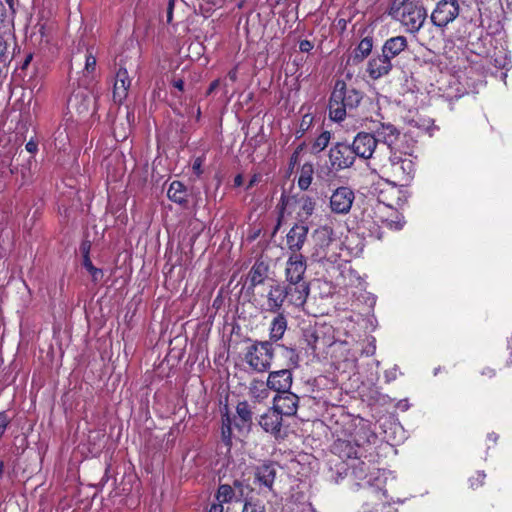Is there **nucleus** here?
Here are the masks:
<instances>
[{
    "mask_svg": "<svg viewBox=\"0 0 512 512\" xmlns=\"http://www.w3.org/2000/svg\"><path fill=\"white\" fill-rule=\"evenodd\" d=\"M221 437L223 442L230 446L232 440V428L231 419L228 415H224L222 418Z\"/></svg>",
    "mask_w": 512,
    "mask_h": 512,
    "instance_id": "36",
    "label": "nucleus"
},
{
    "mask_svg": "<svg viewBox=\"0 0 512 512\" xmlns=\"http://www.w3.org/2000/svg\"><path fill=\"white\" fill-rule=\"evenodd\" d=\"M237 77H238V72H237V68H233L231 69L228 74H227V78L232 81V82H235L237 80Z\"/></svg>",
    "mask_w": 512,
    "mask_h": 512,
    "instance_id": "52",
    "label": "nucleus"
},
{
    "mask_svg": "<svg viewBox=\"0 0 512 512\" xmlns=\"http://www.w3.org/2000/svg\"><path fill=\"white\" fill-rule=\"evenodd\" d=\"M130 85L131 80L127 70L125 68H120L116 74V80L114 83V102L121 104L126 99Z\"/></svg>",
    "mask_w": 512,
    "mask_h": 512,
    "instance_id": "20",
    "label": "nucleus"
},
{
    "mask_svg": "<svg viewBox=\"0 0 512 512\" xmlns=\"http://www.w3.org/2000/svg\"><path fill=\"white\" fill-rule=\"evenodd\" d=\"M389 165L391 172L400 182H408L414 175L415 164L411 155H402L397 151L390 152Z\"/></svg>",
    "mask_w": 512,
    "mask_h": 512,
    "instance_id": "9",
    "label": "nucleus"
},
{
    "mask_svg": "<svg viewBox=\"0 0 512 512\" xmlns=\"http://www.w3.org/2000/svg\"><path fill=\"white\" fill-rule=\"evenodd\" d=\"M376 143L387 145L390 152L394 151L393 145L399 137V131L390 123H380L372 134Z\"/></svg>",
    "mask_w": 512,
    "mask_h": 512,
    "instance_id": "19",
    "label": "nucleus"
},
{
    "mask_svg": "<svg viewBox=\"0 0 512 512\" xmlns=\"http://www.w3.org/2000/svg\"><path fill=\"white\" fill-rule=\"evenodd\" d=\"M89 248H90V245L87 244V243H83L82 246H81V250L83 252L84 255H89Z\"/></svg>",
    "mask_w": 512,
    "mask_h": 512,
    "instance_id": "60",
    "label": "nucleus"
},
{
    "mask_svg": "<svg viewBox=\"0 0 512 512\" xmlns=\"http://www.w3.org/2000/svg\"><path fill=\"white\" fill-rule=\"evenodd\" d=\"M389 212L394 213L395 211L390 205L382 202H377L370 211L368 209L365 210L361 223L362 227L368 231L369 236L380 240L383 236L382 229L384 227L391 230L402 229L404 222L401 217L396 215V220L389 219L387 217Z\"/></svg>",
    "mask_w": 512,
    "mask_h": 512,
    "instance_id": "5",
    "label": "nucleus"
},
{
    "mask_svg": "<svg viewBox=\"0 0 512 512\" xmlns=\"http://www.w3.org/2000/svg\"><path fill=\"white\" fill-rule=\"evenodd\" d=\"M338 355H339V357L337 359L336 358H332L334 364L337 365L338 369L343 368V370H346V369H352V368L355 367L357 359H358L357 356H356V361L355 362L349 363L345 359L347 356H349L347 351L344 350L342 353L340 352Z\"/></svg>",
    "mask_w": 512,
    "mask_h": 512,
    "instance_id": "41",
    "label": "nucleus"
},
{
    "mask_svg": "<svg viewBox=\"0 0 512 512\" xmlns=\"http://www.w3.org/2000/svg\"><path fill=\"white\" fill-rule=\"evenodd\" d=\"M7 49V44L4 39L0 36V57H2Z\"/></svg>",
    "mask_w": 512,
    "mask_h": 512,
    "instance_id": "55",
    "label": "nucleus"
},
{
    "mask_svg": "<svg viewBox=\"0 0 512 512\" xmlns=\"http://www.w3.org/2000/svg\"><path fill=\"white\" fill-rule=\"evenodd\" d=\"M389 14L409 33H417L427 18L422 0H392Z\"/></svg>",
    "mask_w": 512,
    "mask_h": 512,
    "instance_id": "4",
    "label": "nucleus"
},
{
    "mask_svg": "<svg viewBox=\"0 0 512 512\" xmlns=\"http://www.w3.org/2000/svg\"><path fill=\"white\" fill-rule=\"evenodd\" d=\"M350 147L355 156H359L363 159H369L372 157L377 147V143L375 137L371 133L360 132L355 136Z\"/></svg>",
    "mask_w": 512,
    "mask_h": 512,
    "instance_id": "14",
    "label": "nucleus"
},
{
    "mask_svg": "<svg viewBox=\"0 0 512 512\" xmlns=\"http://www.w3.org/2000/svg\"><path fill=\"white\" fill-rule=\"evenodd\" d=\"M78 98V94L75 95L74 97H71L68 101V104L73 106L74 105V101Z\"/></svg>",
    "mask_w": 512,
    "mask_h": 512,
    "instance_id": "64",
    "label": "nucleus"
},
{
    "mask_svg": "<svg viewBox=\"0 0 512 512\" xmlns=\"http://www.w3.org/2000/svg\"><path fill=\"white\" fill-rule=\"evenodd\" d=\"M340 426L336 423L333 428L335 441L332 445V452L341 459H351L353 463L350 465L351 474L353 475V467L362 461L358 460L359 451L362 446L369 442V432L364 426L357 427L350 419H346ZM368 468V466L363 462Z\"/></svg>",
    "mask_w": 512,
    "mask_h": 512,
    "instance_id": "3",
    "label": "nucleus"
},
{
    "mask_svg": "<svg viewBox=\"0 0 512 512\" xmlns=\"http://www.w3.org/2000/svg\"><path fill=\"white\" fill-rule=\"evenodd\" d=\"M331 167L337 171L349 168L355 161V155L350 145L337 143L329 151Z\"/></svg>",
    "mask_w": 512,
    "mask_h": 512,
    "instance_id": "12",
    "label": "nucleus"
},
{
    "mask_svg": "<svg viewBox=\"0 0 512 512\" xmlns=\"http://www.w3.org/2000/svg\"><path fill=\"white\" fill-rule=\"evenodd\" d=\"M243 184V177L242 175L238 174L235 178H234V185L236 187H239Z\"/></svg>",
    "mask_w": 512,
    "mask_h": 512,
    "instance_id": "57",
    "label": "nucleus"
},
{
    "mask_svg": "<svg viewBox=\"0 0 512 512\" xmlns=\"http://www.w3.org/2000/svg\"><path fill=\"white\" fill-rule=\"evenodd\" d=\"M83 266L91 274L93 281L97 282L103 277L102 270L94 267L87 254L83 256Z\"/></svg>",
    "mask_w": 512,
    "mask_h": 512,
    "instance_id": "38",
    "label": "nucleus"
},
{
    "mask_svg": "<svg viewBox=\"0 0 512 512\" xmlns=\"http://www.w3.org/2000/svg\"><path fill=\"white\" fill-rule=\"evenodd\" d=\"M482 375H486L488 377H493L495 375V371L491 368H486L481 372Z\"/></svg>",
    "mask_w": 512,
    "mask_h": 512,
    "instance_id": "58",
    "label": "nucleus"
},
{
    "mask_svg": "<svg viewBox=\"0 0 512 512\" xmlns=\"http://www.w3.org/2000/svg\"><path fill=\"white\" fill-rule=\"evenodd\" d=\"M241 512H265V506L262 501L250 498L245 501Z\"/></svg>",
    "mask_w": 512,
    "mask_h": 512,
    "instance_id": "40",
    "label": "nucleus"
},
{
    "mask_svg": "<svg viewBox=\"0 0 512 512\" xmlns=\"http://www.w3.org/2000/svg\"><path fill=\"white\" fill-rule=\"evenodd\" d=\"M486 475L484 472L482 471H478L476 473V476L470 478V485L472 488H477L479 486H481L484 482V479H485Z\"/></svg>",
    "mask_w": 512,
    "mask_h": 512,
    "instance_id": "44",
    "label": "nucleus"
},
{
    "mask_svg": "<svg viewBox=\"0 0 512 512\" xmlns=\"http://www.w3.org/2000/svg\"><path fill=\"white\" fill-rule=\"evenodd\" d=\"M220 81L219 80H215L213 81L211 84H210V87H209V92L213 91L214 89H216L219 85Z\"/></svg>",
    "mask_w": 512,
    "mask_h": 512,
    "instance_id": "61",
    "label": "nucleus"
},
{
    "mask_svg": "<svg viewBox=\"0 0 512 512\" xmlns=\"http://www.w3.org/2000/svg\"><path fill=\"white\" fill-rule=\"evenodd\" d=\"M313 121V117L310 114H305L302 118L300 127L302 130L308 129V127L311 125Z\"/></svg>",
    "mask_w": 512,
    "mask_h": 512,
    "instance_id": "45",
    "label": "nucleus"
},
{
    "mask_svg": "<svg viewBox=\"0 0 512 512\" xmlns=\"http://www.w3.org/2000/svg\"><path fill=\"white\" fill-rule=\"evenodd\" d=\"M274 357V350L269 341H255L247 347L245 362L256 372H265L270 366Z\"/></svg>",
    "mask_w": 512,
    "mask_h": 512,
    "instance_id": "7",
    "label": "nucleus"
},
{
    "mask_svg": "<svg viewBox=\"0 0 512 512\" xmlns=\"http://www.w3.org/2000/svg\"><path fill=\"white\" fill-rule=\"evenodd\" d=\"M26 150L30 153H35L37 151V144L33 141H29L25 146Z\"/></svg>",
    "mask_w": 512,
    "mask_h": 512,
    "instance_id": "53",
    "label": "nucleus"
},
{
    "mask_svg": "<svg viewBox=\"0 0 512 512\" xmlns=\"http://www.w3.org/2000/svg\"><path fill=\"white\" fill-rule=\"evenodd\" d=\"M308 227L306 225H295L287 234V245L292 253H298L307 238Z\"/></svg>",
    "mask_w": 512,
    "mask_h": 512,
    "instance_id": "21",
    "label": "nucleus"
},
{
    "mask_svg": "<svg viewBox=\"0 0 512 512\" xmlns=\"http://www.w3.org/2000/svg\"><path fill=\"white\" fill-rule=\"evenodd\" d=\"M297 204H298V212H297L298 217L301 220H306L313 214L316 202H315L314 198H312L308 195H303L298 199Z\"/></svg>",
    "mask_w": 512,
    "mask_h": 512,
    "instance_id": "28",
    "label": "nucleus"
},
{
    "mask_svg": "<svg viewBox=\"0 0 512 512\" xmlns=\"http://www.w3.org/2000/svg\"><path fill=\"white\" fill-rule=\"evenodd\" d=\"M334 231L332 227L323 225L317 228L313 234L314 251L312 252V258L315 261H332L335 257V253H331V246L334 243Z\"/></svg>",
    "mask_w": 512,
    "mask_h": 512,
    "instance_id": "8",
    "label": "nucleus"
},
{
    "mask_svg": "<svg viewBox=\"0 0 512 512\" xmlns=\"http://www.w3.org/2000/svg\"><path fill=\"white\" fill-rule=\"evenodd\" d=\"M313 174L314 167L311 163H305L302 165L298 178V187L301 190L305 191L309 188L312 183Z\"/></svg>",
    "mask_w": 512,
    "mask_h": 512,
    "instance_id": "30",
    "label": "nucleus"
},
{
    "mask_svg": "<svg viewBox=\"0 0 512 512\" xmlns=\"http://www.w3.org/2000/svg\"><path fill=\"white\" fill-rule=\"evenodd\" d=\"M362 100V93L348 87L343 80L335 82L329 102V115L334 121L344 120L347 110L356 108Z\"/></svg>",
    "mask_w": 512,
    "mask_h": 512,
    "instance_id": "6",
    "label": "nucleus"
},
{
    "mask_svg": "<svg viewBox=\"0 0 512 512\" xmlns=\"http://www.w3.org/2000/svg\"><path fill=\"white\" fill-rule=\"evenodd\" d=\"M385 378L387 382H391L397 378V368L394 367L385 372Z\"/></svg>",
    "mask_w": 512,
    "mask_h": 512,
    "instance_id": "47",
    "label": "nucleus"
},
{
    "mask_svg": "<svg viewBox=\"0 0 512 512\" xmlns=\"http://www.w3.org/2000/svg\"><path fill=\"white\" fill-rule=\"evenodd\" d=\"M234 496V490L230 485L223 484L220 485L217 494H216V500L220 503H227L232 500Z\"/></svg>",
    "mask_w": 512,
    "mask_h": 512,
    "instance_id": "37",
    "label": "nucleus"
},
{
    "mask_svg": "<svg viewBox=\"0 0 512 512\" xmlns=\"http://www.w3.org/2000/svg\"><path fill=\"white\" fill-rule=\"evenodd\" d=\"M303 340L314 356L330 354L331 358L337 359L338 354L345 350L349 354L345 359L349 363L356 361V353L349 348L348 343L346 341H336L335 329L332 325L316 323L306 327L303 330Z\"/></svg>",
    "mask_w": 512,
    "mask_h": 512,
    "instance_id": "2",
    "label": "nucleus"
},
{
    "mask_svg": "<svg viewBox=\"0 0 512 512\" xmlns=\"http://www.w3.org/2000/svg\"><path fill=\"white\" fill-rule=\"evenodd\" d=\"M268 272V267L263 262H256L249 273L250 282L253 286L260 285L264 282Z\"/></svg>",
    "mask_w": 512,
    "mask_h": 512,
    "instance_id": "29",
    "label": "nucleus"
},
{
    "mask_svg": "<svg viewBox=\"0 0 512 512\" xmlns=\"http://www.w3.org/2000/svg\"><path fill=\"white\" fill-rule=\"evenodd\" d=\"M259 425L266 432L277 435L282 426V417L277 411L270 408L260 416Z\"/></svg>",
    "mask_w": 512,
    "mask_h": 512,
    "instance_id": "22",
    "label": "nucleus"
},
{
    "mask_svg": "<svg viewBox=\"0 0 512 512\" xmlns=\"http://www.w3.org/2000/svg\"><path fill=\"white\" fill-rule=\"evenodd\" d=\"M491 62L496 68L506 69L508 70L511 66V60L507 54V52L503 49L495 51L493 56H491Z\"/></svg>",
    "mask_w": 512,
    "mask_h": 512,
    "instance_id": "32",
    "label": "nucleus"
},
{
    "mask_svg": "<svg viewBox=\"0 0 512 512\" xmlns=\"http://www.w3.org/2000/svg\"><path fill=\"white\" fill-rule=\"evenodd\" d=\"M236 412H237V415L239 416V418L241 419V421L245 425L250 427V425L252 423V411L250 409L249 404L245 401L238 403V405L236 407Z\"/></svg>",
    "mask_w": 512,
    "mask_h": 512,
    "instance_id": "34",
    "label": "nucleus"
},
{
    "mask_svg": "<svg viewBox=\"0 0 512 512\" xmlns=\"http://www.w3.org/2000/svg\"><path fill=\"white\" fill-rule=\"evenodd\" d=\"M202 164H203V160L201 158L195 159V161L192 165V169L195 172V174L200 175L202 173V169H201Z\"/></svg>",
    "mask_w": 512,
    "mask_h": 512,
    "instance_id": "48",
    "label": "nucleus"
},
{
    "mask_svg": "<svg viewBox=\"0 0 512 512\" xmlns=\"http://www.w3.org/2000/svg\"><path fill=\"white\" fill-rule=\"evenodd\" d=\"M306 268L305 257L300 253H291L285 267V279L287 283L306 282L304 280Z\"/></svg>",
    "mask_w": 512,
    "mask_h": 512,
    "instance_id": "13",
    "label": "nucleus"
},
{
    "mask_svg": "<svg viewBox=\"0 0 512 512\" xmlns=\"http://www.w3.org/2000/svg\"><path fill=\"white\" fill-rule=\"evenodd\" d=\"M392 70V63L383 54L372 57L368 63L366 72L373 80H378L390 73Z\"/></svg>",
    "mask_w": 512,
    "mask_h": 512,
    "instance_id": "18",
    "label": "nucleus"
},
{
    "mask_svg": "<svg viewBox=\"0 0 512 512\" xmlns=\"http://www.w3.org/2000/svg\"><path fill=\"white\" fill-rule=\"evenodd\" d=\"M10 424V417L5 411L0 412V439L4 435L7 427Z\"/></svg>",
    "mask_w": 512,
    "mask_h": 512,
    "instance_id": "43",
    "label": "nucleus"
},
{
    "mask_svg": "<svg viewBox=\"0 0 512 512\" xmlns=\"http://www.w3.org/2000/svg\"><path fill=\"white\" fill-rule=\"evenodd\" d=\"M250 392L252 396L259 401L268 397V389L263 382H254L250 388Z\"/></svg>",
    "mask_w": 512,
    "mask_h": 512,
    "instance_id": "39",
    "label": "nucleus"
},
{
    "mask_svg": "<svg viewBox=\"0 0 512 512\" xmlns=\"http://www.w3.org/2000/svg\"><path fill=\"white\" fill-rule=\"evenodd\" d=\"M302 512H316V511L310 504H306L303 506Z\"/></svg>",
    "mask_w": 512,
    "mask_h": 512,
    "instance_id": "59",
    "label": "nucleus"
},
{
    "mask_svg": "<svg viewBox=\"0 0 512 512\" xmlns=\"http://www.w3.org/2000/svg\"><path fill=\"white\" fill-rule=\"evenodd\" d=\"M397 407L402 411H406L409 408V404L407 400H400L397 404Z\"/></svg>",
    "mask_w": 512,
    "mask_h": 512,
    "instance_id": "56",
    "label": "nucleus"
},
{
    "mask_svg": "<svg viewBox=\"0 0 512 512\" xmlns=\"http://www.w3.org/2000/svg\"><path fill=\"white\" fill-rule=\"evenodd\" d=\"M173 87L178 89L179 91H183L184 89V82L182 79H174L173 82Z\"/></svg>",
    "mask_w": 512,
    "mask_h": 512,
    "instance_id": "54",
    "label": "nucleus"
},
{
    "mask_svg": "<svg viewBox=\"0 0 512 512\" xmlns=\"http://www.w3.org/2000/svg\"><path fill=\"white\" fill-rule=\"evenodd\" d=\"M298 159V153L295 152L292 156H291V163L295 164L296 161Z\"/></svg>",
    "mask_w": 512,
    "mask_h": 512,
    "instance_id": "63",
    "label": "nucleus"
},
{
    "mask_svg": "<svg viewBox=\"0 0 512 512\" xmlns=\"http://www.w3.org/2000/svg\"><path fill=\"white\" fill-rule=\"evenodd\" d=\"M292 373L288 369L270 372L267 378V388L278 392V394L285 393L290 390L292 386Z\"/></svg>",
    "mask_w": 512,
    "mask_h": 512,
    "instance_id": "15",
    "label": "nucleus"
},
{
    "mask_svg": "<svg viewBox=\"0 0 512 512\" xmlns=\"http://www.w3.org/2000/svg\"><path fill=\"white\" fill-rule=\"evenodd\" d=\"M342 284L345 286H360L362 284L360 276L351 268H347L341 272Z\"/></svg>",
    "mask_w": 512,
    "mask_h": 512,
    "instance_id": "33",
    "label": "nucleus"
},
{
    "mask_svg": "<svg viewBox=\"0 0 512 512\" xmlns=\"http://www.w3.org/2000/svg\"><path fill=\"white\" fill-rule=\"evenodd\" d=\"M354 200V191L349 187L341 186L332 192L330 208L336 214H347L350 212Z\"/></svg>",
    "mask_w": 512,
    "mask_h": 512,
    "instance_id": "11",
    "label": "nucleus"
},
{
    "mask_svg": "<svg viewBox=\"0 0 512 512\" xmlns=\"http://www.w3.org/2000/svg\"><path fill=\"white\" fill-rule=\"evenodd\" d=\"M301 52H309L313 49V44L309 40H302L299 44Z\"/></svg>",
    "mask_w": 512,
    "mask_h": 512,
    "instance_id": "46",
    "label": "nucleus"
},
{
    "mask_svg": "<svg viewBox=\"0 0 512 512\" xmlns=\"http://www.w3.org/2000/svg\"><path fill=\"white\" fill-rule=\"evenodd\" d=\"M407 39L404 36H395L387 39L382 47V54L391 61L407 48Z\"/></svg>",
    "mask_w": 512,
    "mask_h": 512,
    "instance_id": "24",
    "label": "nucleus"
},
{
    "mask_svg": "<svg viewBox=\"0 0 512 512\" xmlns=\"http://www.w3.org/2000/svg\"><path fill=\"white\" fill-rule=\"evenodd\" d=\"M287 329V319L282 313H278L276 317L273 318L270 325V340L278 341L282 339L285 331Z\"/></svg>",
    "mask_w": 512,
    "mask_h": 512,
    "instance_id": "25",
    "label": "nucleus"
},
{
    "mask_svg": "<svg viewBox=\"0 0 512 512\" xmlns=\"http://www.w3.org/2000/svg\"><path fill=\"white\" fill-rule=\"evenodd\" d=\"M459 14L457 0H441L432 12L431 21L438 27H444L452 22Z\"/></svg>",
    "mask_w": 512,
    "mask_h": 512,
    "instance_id": "10",
    "label": "nucleus"
},
{
    "mask_svg": "<svg viewBox=\"0 0 512 512\" xmlns=\"http://www.w3.org/2000/svg\"><path fill=\"white\" fill-rule=\"evenodd\" d=\"M284 285H272L267 293L266 310L269 312H278L285 301Z\"/></svg>",
    "mask_w": 512,
    "mask_h": 512,
    "instance_id": "23",
    "label": "nucleus"
},
{
    "mask_svg": "<svg viewBox=\"0 0 512 512\" xmlns=\"http://www.w3.org/2000/svg\"><path fill=\"white\" fill-rule=\"evenodd\" d=\"M299 398L294 393L287 391L274 397L273 409L282 417L295 415L298 408Z\"/></svg>",
    "mask_w": 512,
    "mask_h": 512,
    "instance_id": "16",
    "label": "nucleus"
},
{
    "mask_svg": "<svg viewBox=\"0 0 512 512\" xmlns=\"http://www.w3.org/2000/svg\"><path fill=\"white\" fill-rule=\"evenodd\" d=\"M224 511V508H223V503H220L217 501V503H213L211 504L208 512H223Z\"/></svg>",
    "mask_w": 512,
    "mask_h": 512,
    "instance_id": "50",
    "label": "nucleus"
},
{
    "mask_svg": "<svg viewBox=\"0 0 512 512\" xmlns=\"http://www.w3.org/2000/svg\"><path fill=\"white\" fill-rule=\"evenodd\" d=\"M373 49V39L371 37L363 38L354 51V59L358 61L364 60Z\"/></svg>",
    "mask_w": 512,
    "mask_h": 512,
    "instance_id": "31",
    "label": "nucleus"
},
{
    "mask_svg": "<svg viewBox=\"0 0 512 512\" xmlns=\"http://www.w3.org/2000/svg\"><path fill=\"white\" fill-rule=\"evenodd\" d=\"M96 68V58L93 55L91 50H87L85 55V72L87 74H92Z\"/></svg>",
    "mask_w": 512,
    "mask_h": 512,
    "instance_id": "42",
    "label": "nucleus"
},
{
    "mask_svg": "<svg viewBox=\"0 0 512 512\" xmlns=\"http://www.w3.org/2000/svg\"><path fill=\"white\" fill-rule=\"evenodd\" d=\"M353 477L356 485L365 491L366 501L361 506V512H396L390 501L385 487L395 479L391 471L384 469H369L359 463L353 467Z\"/></svg>",
    "mask_w": 512,
    "mask_h": 512,
    "instance_id": "1",
    "label": "nucleus"
},
{
    "mask_svg": "<svg viewBox=\"0 0 512 512\" xmlns=\"http://www.w3.org/2000/svg\"><path fill=\"white\" fill-rule=\"evenodd\" d=\"M309 291L307 282H293L284 286L285 298L296 307H301L305 304Z\"/></svg>",
    "mask_w": 512,
    "mask_h": 512,
    "instance_id": "17",
    "label": "nucleus"
},
{
    "mask_svg": "<svg viewBox=\"0 0 512 512\" xmlns=\"http://www.w3.org/2000/svg\"><path fill=\"white\" fill-rule=\"evenodd\" d=\"M331 140V133L329 131H323L312 144V151L319 153L323 151Z\"/></svg>",
    "mask_w": 512,
    "mask_h": 512,
    "instance_id": "35",
    "label": "nucleus"
},
{
    "mask_svg": "<svg viewBox=\"0 0 512 512\" xmlns=\"http://www.w3.org/2000/svg\"><path fill=\"white\" fill-rule=\"evenodd\" d=\"M275 475V468L271 464H263L259 466L256 471V479L258 482L268 488L272 487Z\"/></svg>",
    "mask_w": 512,
    "mask_h": 512,
    "instance_id": "26",
    "label": "nucleus"
},
{
    "mask_svg": "<svg viewBox=\"0 0 512 512\" xmlns=\"http://www.w3.org/2000/svg\"><path fill=\"white\" fill-rule=\"evenodd\" d=\"M167 196L175 203L184 204L187 202L188 194L184 184L179 181H173L169 186Z\"/></svg>",
    "mask_w": 512,
    "mask_h": 512,
    "instance_id": "27",
    "label": "nucleus"
},
{
    "mask_svg": "<svg viewBox=\"0 0 512 512\" xmlns=\"http://www.w3.org/2000/svg\"><path fill=\"white\" fill-rule=\"evenodd\" d=\"M260 179H261V176H260L259 174H254V175L251 177V179H250V181H249V183H248V185H247L246 189L248 190V189H250L251 187H253L255 184H257V183L260 181Z\"/></svg>",
    "mask_w": 512,
    "mask_h": 512,
    "instance_id": "51",
    "label": "nucleus"
},
{
    "mask_svg": "<svg viewBox=\"0 0 512 512\" xmlns=\"http://www.w3.org/2000/svg\"><path fill=\"white\" fill-rule=\"evenodd\" d=\"M375 350H376L375 339L371 338L370 342H369V346L364 350V353L367 356H370V355H373L375 353Z\"/></svg>",
    "mask_w": 512,
    "mask_h": 512,
    "instance_id": "49",
    "label": "nucleus"
},
{
    "mask_svg": "<svg viewBox=\"0 0 512 512\" xmlns=\"http://www.w3.org/2000/svg\"><path fill=\"white\" fill-rule=\"evenodd\" d=\"M172 2H170V5H169V11H168V15H167V18H168V21H171L172 19Z\"/></svg>",
    "mask_w": 512,
    "mask_h": 512,
    "instance_id": "62",
    "label": "nucleus"
}]
</instances>
